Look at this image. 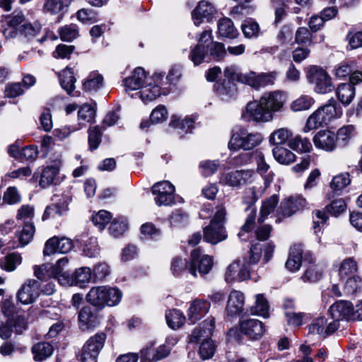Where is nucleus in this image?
I'll list each match as a JSON object with an SVG mask.
<instances>
[{"instance_id":"obj_52","label":"nucleus","mask_w":362,"mask_h":362,"mask_svg":"<svg viewBox=\"0 0 362 362\" xmlns=\"http://www.w3.org/2000/svg\"><path fill=\"white\" fill-rule=\"evenodd\" d=\"M238 81L247 84L254 88H259V74L254 71H250L245 74H238L236 75Z\"/></svg>"},{"instance_id":"obj_46","label":"nucleus","mask_w":362,"mask_h":362,"mask_svg":"<svg viewBox=\"0 0 362 362\" xmlns=\"http://www.w3.org/2000/svg\"><path fill=\"white\" fill-rule=\"evenodd\" d=\"M288 146L293 150L308 153L313 149L311 142L308 138H302L300 136H296L290 139Z\"/></svg>"},{"instance_id":"obj_55","label":"nucleus","mask_w":362,"mask_h":362,"mask_svg":"<svg viewBox=\"0 0 362 362\" xmlns=\"http://www.w3.org/2000/svg\"><path fill=\"white\" fill-rule=\"evenodd\" d=\"M35 231V229L33 223L24 224L23 230L18 235V240L22 246L26 245L31 241Z\"/></svg>"},{"instance_id":"obj_11","label":"nucleus","mask_w":362,"mask_h":362,"mask_svg":"<svg viewBox=\"0 0 362 362\" xmlns=\"http://www.w3.org/2000/svg\"><path fill=\"white\" fill-rule=\"evenodd\" d=\"M92 271L89 267H83L76 269L73 274L59 277V282L64 286H78L81 288L86 287L90 281Z\"/></svg>"},{"instance_id":"obj_49","label":"nucleus","mask_w":362,"mask_h":362,"mask_svg":"<svg viewBox=\"0 0 362 362\" xmlns=\"http://www.w3.org/2000/svg\"><path fill=\"white\" fill-rule=\"evenodd\" d=\"M105 306H115L119 303L122 298V292L117 287L106 286Z\"/></svg>"},{"instance_id":"obj_8","label":"nucleus","mask_w":362,"mask_h":362,"mask_svg":"<svg viewBox=\"0 0 362 362\" xmlns=\"http://www.w3.org/2000/svg\"><path fill=\"white\" fill-rule=\"evenodd\" d=\"M242 117L247 122H269L273 120V116L266 107L262 105L260 99L248 103Z\"/></svg>"},{"instance_id":"obj_38","label":"nucleus","mask_w":362,"mask_h":362,"mask_svg":"<svg viewBox=\"0 0 362 362\" xmlns=\"http://www.w3.org/2000/svg\"><path fill=\"white\" fill-rule=\"evenodd\" d=\"M103 77L98 72H91L84 80L83 89L88 92H96L103 87Z\"/></svg>"},{"instance_id":"obj_9","label":"nucleus","mask_w":362,"mask_h":362,"mask_svg":"<svg viewBox=\"0 0 362 362\" xmlns=\"http://www.w3.org/2000/svg\"><path fill=\"white\" fill-rule=\"evenodd\" d=\"M152 193L158 206H168L175 204V187L169 181L158 182L153 185Z\"/></svg>"},{"instance_id":"obj_31","label":"nucleus","mask_w":362,"mask_h":362,"mask_svg":"<svg viewBox=\"0 0 362 362\" xmlns=\"http://www.w3.org/2000/svg\"><path fill=\"white\" fill-rule=\"evenodd\" d=\"M303 250L300 245H295L290 250L286 267L291 272L298 271L302 263Z\"/></svg>"},{"instance_id":"obj_59","label":"nucleus","mask_w":362,"mask_h":362,"mask_svg":"<svg viewBox=\"0 0 362 362\" xmlns=\"http://www.w3.org/2000/svg\"><path fill=\"white\" fill-rule=\"evenodd\" d=\"M84 255L88 257H95L99 254V247L95 238L91 237L84 242L83 246Z\"/></svg>"},{"instance_id":"obj_12","label":"nucleus","mask_w":362,"mask_h":362,"mask_svg":"<svg viewBox=\"0 0 362 362\" xmlns=\"http://www.w3.org/2000/svg\"><path fill=\"white\" fill-rule=\"evenodd\" d=\"M259 99L262 101V105L266 107L273 117H274V113L283 110L286 102V96L281 90L264 93Z\"/></svg>"},{"instance_id":"obj_3","label":"nucleus","mask_w":362,"mask_h":362,"mask_svg":"<svg viewBox=\"0 0 362 362\" xmlns=\"http://www.w3.org/2000/svg\"><path fill=\"white\" fill-rule=\"evenodd\" d=\"M225 216V208L218 206L210 224L204 228V240L206 242L215 245L226 239L227 235L223 226Z\"/></svg>"},{"instance_id":"obj_18","label":"nucleus","mask_w":362,"mask_h":362,"mask_svg":"<svg viewBox=\"0 0 362 362\" xmlns=\"http://www.w3.org/2000/svg\"><path fill=\"white\" fill-rule=\"evenodd\" d=\"M332 321L339 323L340 320H353V305L347 300H339L330 306L329 309Z\"/></svg>"},{"instance_id":"obj_26","label":"nucleus","mask_w":362,"mask_h":362,"mask_svg":"<svg viewBox=\"0 0 362 362\" xmlns=\"http://www.w3.org/2000/svg\"><path fill=\"white\" fill-rule=\"evenodd\" d=\"M245 298L240 291H233L228 296L226 311L229 315L240 314L243 310Z\"/></svg>"},{"instance_id":"obj_56","label":"nucleus","mask_w":362,"mask_h":362,"mask_svg":"<svg viewBox=\"0 0 362 362\" xmlns=\"http://www.w3.org/2000/svg\"><path fill=\"white\" fill-rule=\"evenodd\" d=\"M127 229V221L122 219H114L110 224V233L115 238L122 235Z\"/></svg>"},{"instance_id":"obj_48","label":"nucleus","mask_w":362,"mask_h":362,"mask_svg":"<svg viewBox=\"0 0 362 362\" xmlns=\"http://www.w3.org/2000/svg\"><path fill=\"white\" fill-rule=\"evenodd\" d=\"M168 325L172 329L180 327L185 321V317L178 310H170L165 314Z\"/></svg>"},{"instance_id":"obj_62","label":"nucleus","mask_w":362,"mask_h":362,"mask_svg":"<svg viewBox=\"0 0 362 362\" xmlns=\"http://www.w3.org/2000/svg\"><path fill=\"white\" fill-rule=\"evenodd\" d=\"M88 133V144L91 150H95L99 146L101 142V131L98 126H95L90 128Z\"/></svg>"},{"instance_id":"obj_40","label":"nucleus","mask_w":362,"mask_h":362,"mask_svg":"<svg viewBox=\"0 0 362 362\" xmlns=\"http://www.w3.org/2000/svg\"><path fill=\"white\" fill-rule=\"evenodd\" d=\"M279 203V197L276 194H273L269 198L265 199L262 202V205L258 218L259 222H263L268 216L274 211L275 208Z\"/></svg>"},{"instance_id":"obj_37","label":"nucleus","mask_w":362,"mask_h":362,"mask_svg":"<svg viewBox=\"0 0 362 362\" xmlns=\"http://www.w3.org/2000/svg\"><path fill=\"white\" fill-rule=\"evenodd\" d=\"M356 129L353 124H346L340 127L337 134H335L337 138V141L342 146H347L350 141L356 135Z\"/></svg>"},{"instance_id":"obj_33","label":"nucleus","mask_w":362,"mask_h":362,"mask_svg":"<svg viewBox=\"0 0 362 362\" xmlns=\"http://www.w3.org/2000/svg\"><path fill=\"white\" fill-rule=\"evenodd\" d=\"M59 172L57 167L47 166L43 169L40 180V185L45 188L51 185H55L59 180Z\"/></svg>"},{"instance_id":"obj_39","label":"nucleus","mask_w":362,"mask_h":362,"mask_svg":"<svg viewBox=\"0 0 362 362\" xmlns=\"http://www.w3.org/2000/svg\"><path fill=\"white\" fill-rule=\"evenodd\" d=\"M53 349V346L48 342H39L35 344L32 348L34 360L42 361L46 359L51 356Z\"/></svg>"},{"instance_id":"obj_47","label":"nucleus","mask_w":362,"mask_h":362,"mask_svg":"<svg viewBox=\"0 0 362 362\" xmlns=\"http://www.w3.org/2000/svg\"><path fill=\"white\" fill-rule=\"evenodd\" d=\"M241 30L244 36L249 39L257 37L260 33L259 24L251 18L244 21Z\"/></svg>"},{"instance_id":"obj_57","label":"nucleus","mask_w":362,"mask_h":362,"mask_svg":"<svg viewBox=\"0 0 362 362\" xmlns=\"http://www.w3.org/2000/svg\"><path fill=\"white\" fill-rule=\"evenodd\" d=\"M322 271L315 264H310L306 269L302 279L304 281L315 282L321 279Z\"/></svg>"},{"instance_id":"obj_17","label":"nucleus","mask_w":362,"mask_h":362,"mask_svg":"<svg viewBox=\"0 0 362 362\" xmlns=\"http://www.w3.org/2000/svg\"><path fill=\"white\" fill-rule=\"evenodd\" d=\"M339 327V323L336 321L327 322L325 317H320L315 319L308 327V333L317 334L322 337H326L335 332Z\"/></svg>"},{"instance_id":"obj_41","label":"nucleus","mask_w":362,"mask_h":362,"mask_svg":"<svg viewBox=\"0 0 362 362\" xmlns=\"http://www.w3.org/2000/svg\"><path fill=\"white\" fill-rule=\"evenodd\" d=\"M293 135L292 131L288 128H279L274 131L269 136V141L271 144L281 146L290 141Z\"/></svg>"},{"instance_id":"obj_2","label":"nucleus","mask_w":362,"mask_h":362,"mask_svg":"<svg viewBox=\"0 0 362 362\" xmlns=\"http://www.w3.org/2000/svg\"><path fill=\"white\" fill-rule=\"evenodd\" d=\"M214 318L211 316L209 317L202 322L199 327L194 329L190 337L189 341L192 343L198 342L202 338L206 337L201 343L199 351L200 357L204 360L211 358L216 350L214 342L209 339L214 328Z\"/></svg>"},{"instance_id":"obj_6","label":"nucleus","mask_w":362,"mask_h":362,"mask_svg":"<svg viewBox=\"0 0 362 362\" xmlns=\"http://www.w3.org/2000/svg\"><path fill=\"white\" fill-rule=\"evenodd\" d=\"M106 335L103 332L90 337L82 346L79 357L81 362H98V357L104 346Z\"/></svg>"},{"instance_id":"obj_60","label":"nucleus","mask_w":362,"mask_h":362,"mask_svg":"<svg viewBox=\"0 0 362 362\" xmlns=\"http://www.w3.org/2000/svg\"><path fill=\"white\" fill-rule=\"evenodd\" d=\"M60 38L63 41L70 42L78 36V28L76 25H65L59 29Z\"/></svg>"},{"instance_id":"obj_43","label":"nucleus","mask_w":362,"mask_h":362,"mask_svg":"<svg viewBox=\"0 0 362 362\" xmlns=\"http://www.w3.org/2000/svg\"><path fill=\"white\" fill-rule=\"evenodd\" d=\"M315 99L308 95H302L294 100L290 105L293 112H300L309 110L314 104Z\"/></svg>"},{"instance_id":"obj_45","label":"nucleus","mask_w":362,"mask_h":362,"mask_svg":"<svg viewBox=\"0 0 362 362\" xmlns=\"http://www.w3.org/2000/svg\"><path fill=\"white\" fill-rule=\"evenodd\" d=\"M22 262V257L20 254L12 252L7 255L4 259L0 262V267L6 272H13L16 270L18 266Z\"/></svg>"},{"instance_id":"obj_14","label":"nucleus","mask_w":362,"mask_h":362,"mask_svg":"<svg viewBox=\"0 0 362 362\" xmlns=\"http://www.w3.org/2000/svg\"><path fill=\"white\" fill-rule=\"evenodd\" d=\"M73 247V241L71 239L54 236L46 241L43 254L49 256L55 253H67L72 250Z\"/></svg>"},{"instance_id":"obj_36","label":"nucleus","mask_w":362,"mask_h":362,"mask_svg":"<svg viewBox=\"0 0 362 362\" xmlns=\"http://www.w3.org/2000/svg\"><path fill=\"white\" fill-rule=\"evenodd\" d=\"M60 84L69 95H71L75 88L76 78L72 69L66 67L59 74Z\"/></svg>"},{"instance_id":"obj_34","label":"nucleus","mask_w":362,"mask_h":362,"mask_svg":"<svg viewBox=\"0 0 362 362\" xmlns=\"http://www.w3.org/2000/svg\"><path fill=\"white\" fill-rule=\"evenodd\" d=\"M339 100L344 105H349L355 96V88L351 83H345L339 85L337 89Z\"/></svg>"},{"instance_id":"obj_35","label":"nucleus","mask_w":362,"mask_h":362,"mask_svg":"<svg viewBox=\"0 0 362 362\" xmlns=\"http://www.w3.org/2000/svg\"><path fill=\"white\" fill-rule=\"evenodd\" d=\"M219 35L223 37L235 38L238 35V30L234 27L233 22L228 18H223L218 23Z\"/></svg>"},{"instance_id":"obj_4","label":"nucleus","mask_w":362,"mask_h":362,"mask_svg":"<svg viewBox=\"0 0 362 362\" xmlns=\"http://www.w3.org/2000/svg\"><path fill=\"white\" fill-rule=\"evenodd\" d=\"M261 134L250 132L245 129H239L233 132L230 140L228 142V148L230 150L250 151L259 146L262 141Z\"/></svg>"},{"instance_id":"obj_25","label":"nucleus","mask_w":362,"mask_h":362,"mask_svg":"<svg viewBox=\"0 0 362 362\" xmlns=\"http://www.w3.org/2000/svg\"><path fill=\"white\" fill-rule=\"evenodd\" d=\"M146 79L148 78L144 69L141 67L136 68L132 75L124 80L126 91L140 89Z\"/></svg>"},{"instance_id":"obj_16","label":"nucleus","mask_w":362,"mask_h":362,"mask_svg":"<svg viewBox=\"0 0 362 362\" xmlns=\"http://www.w3.org/2000/svg\"><path fill=\"white\" fill-rule=\"evenodd\" d=\"M216 9L211 3L201 1L193 11L192 19L196 25H199L204 21L210 22L216 17Z\"/></svg>"},{"instance_id":"obj_22","label":"nucleus","mask_w":362,"mask_h":362,"mask_svg":"<svg viewBox=\"0 0 362 362\" xmlns=\"http://www.w3.org/2000/svg\"><path fill=\"white\" fill-rule=\"evenodd\" d=\"M240 332L252 339H259L264 334L265 329L261 321L256 319L243 320L240 324Z\"/></svg>"},{"instance_id":"obj_44","label":"nucleus","mask_w":362,"mask_h":362,"mask_svg":"<svg viewBox=\"0 0 362 362\" xmlns=\"http://www.w3.org/2000/svg\"><path fill=\"white\" fill-rule=\"evenodd\" d=\"M350 183L351 179L349 173H340L332 178L329 187L336 194H340Z\"/></svg>"},{"instance_id":"obj_20","label":"nucleus","mask_w":362,"mask_h":362,"mask_svg":"<svg viewBox=\"0 0 362 362\" xmlns=\"http://www.w3.org/2000/svg\"><path fill=\"white\" fill-rule=\"evenodd\" d=\"M78 325L82 330L93 328L99 323L98 312L90 306H84L78 314Z\"/></svg>"},{"instance_id":"obj_28","label":"nucleus","mask_w":362,"mask_h":362,"mask_svg":"<svg viewBox=\"0 0 362 362\" xmlns=\"http://www.w3.org/2000/svg\"><path fill=\"white\" fill-rule=\"evenodd\" d=\"M358 263L353 257L344 259L339 264L338 274L341 280L346 279L353 275H358Z\"/></svg>"},{"instance_id":"obj_29","label":"nucleus","mask_w":362,"mask_h":362,"mask_svg":"<svg viewBox=\"0 0 362 362\" xmlns=\"http://www.w3.org/2000/svg\"><path fill=\"white\" fill-rule=\"evenodd\" d=\"M194 119L186 117L181 119L177 115H173L169 125L178 131V134L183 136L185 134L190 133L194 127Z\"/></svg>"},{"instance_id":"obj_42","label":"nucleus","mask_w":362,"mask_h":362,"mask_svg":"<svg viewBox=\"0 0 362 362\" xmlns=\"http://www.w3.org/2000/svg\"><path fill=\"white\" fill-rule=\"evenodd\" d=\"M272 152L276 160L281 164L288 165L296 159V156L293 153L281 146L274 147Z\"/></svg>"},{"instance_id":"obj_30","label":"nucleus","mask_w":362,"mask_h":362,"mask_svg":"<svg viewBox=\"0 0 362 362\" xmlns=\"http://www.w3.org/2000/svg\"><path fill=\"white\" fill-rule=\"evenodd\" d=\"M343 292L346 296L356 295L362 292V277L353 275L344 280Z\"/></svg>"},{"instance_id":"obj_24","label":"nucleus","mask_w":362,"mask_h":362,"mask_svg":"<svg viewBox=\"0 0 362 362\" xmlns=\"http://www.w3.org/2000/svg\"><path fill=\"white\" fill-rule=\"evenodd\" d=\"M210 303L206 300H194L188 310L189 320L192 323H195L208 313Z\"/></svg>"},{"instance_id":"obj_1","label":"nucleus","mask_w":362,"mask_h":362,"mask_svg":"<svg viewBox=\"0 0 362 362\" xmlns=\"http://www.w3.org/2000/svg\"><path fill=\"white\" fill-rule=\"evenodd\" d=\"M342 115V110L334 98L319 107L307 119L303 132L308 133L311 130L327 125L334 119H339Z\"/></svg>"},{"instance_id":"obj_13","label":"nucleus","mask_w":362,"mask_h":362,"mask_svg":"<svg viewBox=\"0 0 362 362\" xmlns=\"http://www.w3.org/2000/svg\"><path fill=\"white\" fill-rule=\"evenodd\" d=\"M40 293V284L34 279L27 280L17 293L18 300L23 304L28 305L35 301Z\"/></svg>"},{"instance_id":"obj_54","label":"nucleus","mask_w":362,"mask_h":362,"mask_svg":"<svg viewBox=\"0 0 362 362\" xmlns=\"http://www.w3.org/2000/svg\"><path fill=\"white\" fill-rule=\"evenodd\" d=\"M201 173L204 177H209L214 174L220 167L218 160H203L199 163Z\"/></svg>"},{"instance_id":"obj_53","label":"nucleus","mask_w":362,"mask_h":362,"mask_svg":"<svg viewBox=\"0 0 362 362\" xmlns=\"http://www.w3.org/2000/svg\"><path fill=\"white\" fill-rule=\"evenodd\" d=\"M111 218L112 216L110 212L105 210H100L97 214L93 215L92 221L93 224L101 230L105 228Z\"/></svg>"},{"instance_id":"obj_19","label":"nucleus","mask_w":362,"mask_h":362,"mask_svg":"<svg viewBox=\"0 0 362 362\" xmlns=\"http://www.w3.org/2000/svg\"><path fill=\"white\" fill-rule=\"evenodd\" d=\"M163 75L161 74H155L153 76V78L155 84L153 85L151 81L148 82L149 79H147V84L143 86L141 88V90L136 93L144 103H148L155 100L157 97L160 95V90L158 86L159 82L162 80Z\"/></svg>"},{"instance_id":"obj_23","label":"nucleus","mask_w":362,"mask_h":362,"mask_svg":"<svg viewBox=\"0 0 362 362\" xmlns=\"http://www.w3.org/2000/svg\"><path fill=\"white\" fill-rule=\"evenodd\" d=\"M70 202L71 198L69 197L63 196L56 204L46 208L42 216V220L45 221L56 216H62L68 211Z\"/></svg>"},{"instance_id":"obj_10","label":"nucleus","mask_w":362,"mask_h":362,"mask_svg":"<svg viewBox=\"0 0 362 362\" xmlns=\"http://www.w3.org/2000/svg\"><path fill=\"white\" fill-rule=\"evenodd\" d=\"M213 259L207 255H202L199 249L193 250L191 252V262L189 266V273L197 276V272L201 275L208 274L212 269Z\"/></svg>"},{"instance_id":"obj_50","label":"nucleus","mask_w":362,"mask_h":362,"mask_svg":"<svg viewBox=\"0 0 362 362\" xmlns=\"http://www.w3.org/2000/svg\"><path fill=\"white\" fill-rule=\"evenodd\" d=\"M251 312L254 315L265 318L269 317L268 302L262 295L258 294L256 296L255 305L252 307Z\"/></svg>"},{"instance_id":"obj_64","label":"nucleus","mask_w":362,"mask_h":362,"mask_svg":"<svg viewBox=\"0 0 362 362\" xmlns=\"http://www.w3.org/2000/svg\"><path fill=\"white\" fill-rule=\"evenodd\" d=\"M141 233L146 238L157 239L160 235V231L152 223H146L141 226Z\"/></svg>"},{"instance_id":"obj_58","label":"nucleus","mask_w":362,"mask_h":362,"mask_svg":"<svg viewBox=\"0 0 362 362\" xmlns=\"http://www.w3.org/2000/svg\"><path fill=\"white\" fill-rule=\"evenodd\" d=\"M326 211L334 216H338L346 209V204L343 199H337L325 207Z\"/></svg>"},{"instance_id":"obj_61","label":"nucleus","mask_w":362,"mask_h":362,"mask_svg":"<svg viewBox=\"0 0 362 362\" xmlns=\"http://www.w3.org/2000/svg\"><path fill=\"white\" fill-rule=\"evenodd\" d=\"M168 116V112L164 105H158L153 110L150 115V120L153 124L165 122Z\"/></svg>"},{"instance_id":"obj_63","label":"nucleus","mask_w":362,"mask_h":362,"mask_svg":"<svg viewBox=\"0 0 362 362\" xmlns=\"http://www.w3.org/2000/svg\"><path fill=\"white\" fill-rule=\"evenodd\" d=\"M210 54L216 61H219L226 55V50L224 45L218 42H213L209 47Z\"/></svg>"},{"instance_id":"obj_21","label":"nucleus","mask_w":362,"mask_h":362,"mask_svg":"<svg viewBox=\"0 0 362 362\" xmlns=\"http://www.w3.org/2000/svg\"><path fill=\"white\" fill-rule=\"evenodd\" d=\"M306 206V199L301 196L290 197L284 199L280 206L279 213L284 217L292 216Z\"/></svg>"},{"instance_id":"obj_32","label":"nucleus","mask_w":362,"mask_h":362,"mask_svg":"<svg viewBox=\"0 0 362 362\" xmlns=\"http://www.w3.org/2000/svg\"><path fill=\"white\" fill-rule=\"evenodd\" d=\"M72 0H45L42 10L45 13L57 15L69 6Z\"/></svg>"},{"instance_id":"obj_7","label":"nucleus","mask_w":362,"mask_h":362,"mask_svg":"<svg viewBox=\"0 0 362 362\" xmlns=\"http://www.w3.org/2000/svg\"><path fill=\"white\" fill-rule=\"evenodd\" d=\"M255 175L254 170L248 169L225 172L221 175L219 182L222 185L236 188L251 182Z\"/></svg>"},{"instance_id":"obj_51","label":"nucleus","mask_w":362,"mask_h":362,"mask_svg":"<svg viewBox=\"0 0 362 362\" xmlns=\"http://www.w3.org/2000/svg\"><path fill=\"white\" fill-rule=\"evenodd\" d=\"M206 54L207 51L204 46L201 43H198L194 47H191L189 59L195 66H198L204 62Z\"/></svg>"},{"instance_id":"obj_5","label":"nucleus","mask_w":362,"mask_h":362,"mask_svg":"<svg viewBox=\"0 0 362 362\" xmlns=\"http://www.w3.org/2000/svg\"><path fill=\"white\" fill-rule=\"evenodd\" d=\"M307 78L309 83L314 86V91L317 93L326 94L334 89L331 77L320 66H310L307 74Z\"/></svg>"},{"instance_id":"obj_15","label":"nucleus","mask_w":362,"mask_h":362,"mask_svg":"<svg viewBox=\"0 0 362 362\" xmlns=\"http://www.w3.org/2000/svg\"><path fill=\"white\" fill-rule=\"evenodd\" d=\"M315 146L326 152H332L337 148V138L335 133L329 130H320L313 139Z\"/></svg>"},{"instance_id":"obj_27","label":"nucleus","mask_w":362,"mask_h":362,"mask_svg":"<svg viewBox=\"0 0 362 362\" xmlns=\"http://www.w3.org/2000/svg\"><path fill=\"white\" fill-rule=\"evenodd\" d=\"M106 286L92 287L86 294V299L91 305L103 308L105 307Z\"/></svg>"}]
</instances>
